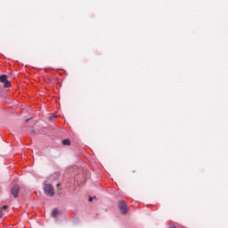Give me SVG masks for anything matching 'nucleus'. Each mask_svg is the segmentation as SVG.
<instances>
[{"instance_id":"f257e3e1","label":"nucleus","mask_w":228,"mask_h":228,"mask_svg":"<svg viewBox=\"0 0 228 228\" xmlns=\"http://www.w3.org/2000/svg\"><path fill=\"white\" fill-rule=\"evenodd\" d=\"M45 195H48L49 197H53L54 195V189L53 188L52 184H45L44 187Z\"/></svg>"},{"instance_id":"f03ea898","label":"nucleus","mask_w":228,"mask_h":228,"mask_svg":"<svg viewBox=\"0 0 228 228\" xmlns=\"http://www.w3.org/2000/svg\"><path fill=\"white\" fill-rule=\"evenodd\" d=\"M118 206H119V209H120V211H121V213L123 215H126L128 212V210H127V203H126L125 200L119 201Z\"/></svg>"},{"instance_id":"7ed1b4c3","label":"nucleus","mask_w":228,"mask_h":228,"mask_svg":"<svg viewBox=\"0 0 228 228\" xmlns=\"http://www.w3.org/2000/svg\"><path fill=\"white\" fill-rule=\"evenodd\" d=\"M12 195L13 197L17 198L19 195V185H14L11 191Z\"/></svg>"},{"instance_id":"20e7f679","label":"nucleus","mask_w":228,"mask_h":228,"mask_svg":"<svg viewBox=\"0 0 228 228\" xmlns=\"http://www.w3.org/2000/svg\"><path fill=\"white\" fill-rule=\"evenodd\" d=\"M58 215H60V210H58V208L53 209L52 212V216H53V218H56Z\"/></svg>"},{"instance_id":"39448f33","label":"nucleus","mask_w":228,"mask_h":228,"mask_svg":"<svg viewBox=\"0 0 228 228\" xmlns=\"http://www.w3.org/2000/svg\"><path fill=\"white\" fill-rule=\"evenodd\" d=\"M6 81H8V77H6V75L0 76V83H4Z\"/></svg>"},{"instance_id":"423d86ee","label":"nucleus","mask_w":228,"mask_h":228,"mask_svg":"<svg viewBox=\"0 0 228 228\" xmlns=\"http://www.w3.org/2000/svg\"><path fill=\"white\" fill-rule=\"evenodd\" d=\"M3 84H4V88H10V86H12V83L8 80L4 82Z\"/></svg>"},{"instance_id":"0eeeda50","label":"nucleus","mask_w":228,"mask_h":228,"mask_svg":"<svg viewBox=\"0 0 228 228\" xmlns=\"http://www.w3.org/2000/svg\"><path fill=\"white\" fill-rule=\"evenodd\" d=\"M8 209V206H4L2 208H0V218H3V210Z\"/></svg>"},{"instance_id":"6e6552de","label":"nucleus","mask_w":228,"mask_h":228,"mask_svg":"<svg viewBox=\"0 0 228 228\" xmlns=\"http://www.w3.org/2000/svg\"><path fill=\"white\" fill-rule=\"evenodd\" d=\"M62 143H63L64 145H70V140L65 139V140L62 141Z\"/></svg>"},{"instance_id":"1a4fd4ad","label":"nucleus","mask_w":228,"mask_h":228,"mask_svg":"<svg viewBox=\"0 0 228 228\" xmlns=\"http://www.w3.org/2000/svg\"><path fill=\"white\" fill-rule=\"evenodd\" d=\"M53 118H56V116L51 117L50 120H53Z\"/></svg>"},{"instance_id":"9d476101","label":"nucleus","mask_w":228,"mask_h":228,"mask_svg":"<svg viewBox=\"0 0 228 228\" xmlns=\"http://www.w3.org/2000/svg\"><path fill=\"white\" fill-rule=\"evenodd\" d=\"M92 200H94V198H89V202H92Z\"/></svg>"}]
</instances>
